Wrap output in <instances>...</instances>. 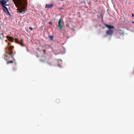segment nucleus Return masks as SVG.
<instances>
[{
    "label": "nucleus",
    "mask_w": 134,
    "mask_h": 134,
    "mask_svg": "<svg viewBox=\"0 0 134 134\" xmlns=\"http://www.w3.org/2000/svg\"><path fill=\"white\" fill-rule=\"evenodd\" d=\"M14 48V47L13 46H10L8 48L9 51L7 52V54H9L10 56L12 57L13 55V52L12 51V50Z\"/></svg>",
    "instance_id": "nucleus-1"
},
{
    "label": "nucleus",
    "mask_w": 134,
    "mask_h": 134,
    "mask_svg": "<svg viewBox=\"0 0 134 134\" xmlns=\"http://www.w3.org/2000/svg\"><path fill=\"white\" fill-rule=\"evenodd\" d=\"M19 13H21L23 12H24L26 10V8L25 7L24 5H20V8L17 9Z\"/></svg>",
    "instance_id": "nucleus-2"
},
{
    "label": "nucleus",
    "mask_w": 134,
    "mask_h": 134,
    "mask_svg": "<svg viewBox=\"0 0 134 134\" xmlns=\"http://www.w3.org/2000/svg\"><path fill=\"white\" fill-rule=\"evenodd\" d=\"M14 2L15 6L17 7L19 6L20 3L22 1H24L25 0H12Z\"/></svg>",
    "instance_id": "nucleus-3"
},
{
    "label": "nucleus",
    "mask_w": 134,
    "mask_h": 134,
    "mask_svg": "<svg viewBox=\"0 0 134 134\" xmlns=\"http://www.w3.org/2000/svg\"><path fill=\"white\" fill-rule=\"evenodd\" d=\"M7 3V1L5 0H0V3L1 4L2 7L8 5L6 4Z\"/></svg>",
    "instance_id": "nucleus-4"
},
{
    "label": "nucleus",
    "mask_w": 134,
    "mask_h": 134,
    "mask_svg": "<svg viewBox=\"0 0 134 134\" xmlns=\"http://www.w3.org/2000/svg\"><path fill=\"white\" fill-rule=\"evenodd\" d=\"M2 7L3 10L4 12H5L7 14L9 15H11L10 14L8 10V8L6 7L5 6H4L3 7Z\"/></svg>",
    "instance_id": "nucleus-5"
},
{
    "label": "nucleus",
    "mask_w": 134,
    "mask_h": 134,
    "mask_svg": "<svg viewBox=\"0 0 134 134\" xmlns=\"http://www.w3.org/2000/svg\"><path fill=\"white\" fill-rule=\"evenodd\" d=\"M62 19L60 18L58 21V26H57V27H59L60 29H61L62 27Z\"/></svg>",
    "instance_id": "nucleus-6"
},
{
    "label": "nucleus",
    "mask_w": 134,
    "mask_h": 134,
    "mask_svg": "<svg viewBox=\"0 0 134 134\" xmlns=\"http://www.w3.org/2000/svg\"><path fill=\"white\" fill-rule=\"evenodd\" d=\"M114 32L113 30H109L107 31L106 32V34L107 35L111 36Z\"/></svg>",
    "instance_id": "nucleus-7"
},
{
    "label": "nucleus",
    "mask_w": 134,
    "mask_h": 134,
    "mask_svg": "<svg viewBox=\"0 0 134 134\" xmlns=\"http://www.w3.org/2000/svg\"><path fill=\"white\" fill-rule=\"evenodd\" d=\"M105 26L106 27L109 29V30H113L112 29H114V27L113 26L108 25L107 24H105Z\"/></svg>",
    "instance_id": "nucleus-8"
},
{
    "label": "nucleus",
    "mask_w": 134,
    "mask_h": 134,
    "mask_svg": "<svg viewBox=\"0 0 134 134\" xmlns=\"http://www.w3.org/2000/svg\"><path fill=\"white\" fill-rule=\"evenodd\" d=\"M53 6V4H46L45 8H52Z\"/></svg>",
    "instance_id": "nucleus-9"
},
{
    "label": "nucleus",
    "mask_w": 134,
    "mask_h": 134,
    "mask_svg": "<svg viewBox=\"0 0 134 134\" xmlns=\"http://www.w3.org/2000/svg\"><path fill=\"white\" fill-rule=\"evenodd\" d=\"M8 40L9 41L13 42V38L12 37H10L8 36H7L6 37Z\"/></svg>",
    "instance_id": "nucleus-10"
},
{
    "label": "nucleus",
    "mask_w": 134,
    "mask_h": 134,
    "mask_svg": "<svg viewBox=\"0 0 134 134\" xmlns=\"http://www.w3.org/2000/svg\"><path fill=\"white\" fill-rule=\"evenodd\" d=\"M4 59L6 60H8L9 59V57L6 54H4Z\"/></svg>",
    "instance_id": "nucleus-11"
},
{
    "label": "nucleus",
    "mask_w": 134,
    "mask_h": 134,
    "mask_svg": "<svg viewBox=\"0 0 134 134\" xmlns=\"http://www.w3.org/2000/svg\"><path fill=\"white\" fill-rule=\"evenodd\" d=\"M118 31L120 34H121H121H122V35L124 34V32H123V31H122L121 30V29H119L118 30Z\"/></svg>",
    "instance_id": "nucleus-12"
},
{
    "label": "nucleus",
    "mask_w": 134,
    "mask_h": 134,
    "mask_svg": "<svg viewBox=\"0 0 134 134\" xmlns=\"http://www.w3.org/2000/svg\"><path fill=\"white\" fill-rule=\"evenodd\" d=\"M18 44H20L22 46H25V44L23 42H19L18 43Z\"/></svg>",
    "instance_id": "nucleus-13"
},
{
    "label": "nucleus",
    "mask_w": 134,
    "mask_h": 134,
    "mask_svg": "<svg viewBox=\"0 0 134 134\" xmlns=\"http://www.w3.org/2000/svg\"><path fill=\"white\" fill-rule=\"evenodd\" d=\"M4 37L3 34V33H2L1 34H0V38L1 39L2 38H3Z\"/></svg>",
    "instance_id": "nucleus-14"
},
{
    "label": "nucleus",
    "mask_w": 134,
    "mask_h": 134,
    "mask_svg": "<svg viewBox=\"0 0 134 134\" xmlns=\"http://www.w3.org/2000/svg\"><path fill=\"white\" fill-rule=\"evenodd\" d=\"M53 36H49V38L51 40H52L53 38Z\"/></svg>",
    "instance_id": "nucleus-15"
},
{
    "label": "nucleus",
    "mask_w": 134,
    "mask_h": 134,
    "mask_svg": "<svg viewBox=\"0 0 134 134\" xmlns=\"http://www.w3.org/2000/svg\"><path fill=\"white\" fill-rule=\"evenodd\" d=\"M15 42L16 43H17L18 44V43L19 42V41L16 38L15 39Z\"/></svg>",
    "instance_id": "nucleus-16"
},
{
    "label": "nucleus",
    "mask_w": 134,
    "mask_h": 134,
    "mask_svg": "<svg viewBox=\"0 0 134 134\" xmlns=\"http://www.w3.org/2000/svg\"><path fill=\"white\" fill-rule=\"evenodd\" d=\"M13 63V61L11 60L9 61H8L7 62V64H8L9 63Z\"/></svg>",
    "instance_id": "nucleus-17"
},
{
    "label": "nucleus",
    "mask_w": 134,
    "mask_h": 134,
    "mask_svg": "<svg viewBox=\"0 0 134 134\" xmlns=\"http://www.w3.org/2000/svg\"><path fill=\"white\" fill-rule=\"evenodd\" d=\"M56 103H59L60 102L59 99H57L56 100Z\"/></svg>",
    "instance_id": "nucleus-18"
},
{
    "label": "nucleus",
    "mask_w": 134,
    "mask_h": 134,
    "mask_svg": "<svg viewBox=\"0 0 134 134\" xmlns=\"http://www.w3.org/2000/svg\"><path fill=\"white\" fill-rule=\"evenodd\" d=\"M13 70H14V71H15L16 70V68H13Z\"/></svg>",
    "instance_id": "nucleus-19"
},
{
    "label": "nucleus",
    "mask_w": 134,
    "mask_h": 134,
    "mask_svg": "<svg viewBox=\"0 0 134 134\" xmlns=\"http://www.w3.org/2000/svg\"><path fill=\"white\" fill-rule=\"evenodd\" d=\"M29 29H30L31 31H32V30L33 29H32V28H31V27H29Z\"/></svg>",
    "instance_id": "nucleus-20"
},
{
    "label": "nucleus",
    "mask_w": 134,
    "mask_h": 134,
    "mask_svg": "<svg viewBox=\"0 0 134 134\" xmlns=\"http://www.w3.org/2000/svg\"><path fill=\"white\" fill-rule=\"evenodd\" d=\"M49 24H51V25H52V22H51V21H50V22H49Z\"/></svg>",
    "instance_id": "nucleus-21"
},
{
    "label": "nucleus",
    "mask_w": 134,
    "mask_h": 134,
    "mask_svg": "<svg viewBox=\"0 0 134 134\" xmlns=\"http://www.w3.org/2000/svg\"><path fill=\"white\" fill-rule=\"evenodd\" d=\"M23 42V39H21V42Z\"/></svg>",
    "instance_id": "nucleus-22"
},
{
    "label": "nucleus",
    "mask_w": 134,
    "mask_h": 134,
    "mask_svg": "<svg viewBox=\"0 0 134 134\" xmlns=\"http://www.w3.org/2000/svg\"><path fill=\"white\" fill-rule=\"evenodd\" d=\"M10 0H6V1H7V2H9V1Z\"/></svg>",
    "instance_id": "nucleus-23"
},
{
    "label": "nucleus",
    "mask_w": 134,
    "mask_h": 134,
    "mask_svg": "<svg viewBox=\"0 0 134 134\" xmlns=\"http://www.w3.org/2000/svg\"><path fill=\"white\" fill-rule=\"evenodd\" d=\"M43 52H44V53H45V52H46V51H45V50H43Z\"/></svg>",
    "instance_id": "nucleus-24"
},
{
    "label": "nucleus",
    "mask_w": 134,
    "mask_h": 134,
    "mask_svg": "<svg viewBox=\"0 0 134 134\" xmlns=\"http://www.w3.org/2000/svg\"><path fill=\"white\" fill-rule=\"evenodd\" d=\"M132 23H133V24H134V22H133V21H132Z\"/></svg>",
    "instance_id": "nucleus-25"
},
{
    "label": "nucleus",
    "mask_w": 134,
    "mask_h": 134,
    "mask_svg": "<svg viewBox=\"0 0 134 134\" xmlns=\"http://www.w3.org/2000/svg\"><path fill=\"white\" fill-rule=\"evenodd\" d=\"M37 57H39V56H38V55H37Z\"/></svg>",
    "instance_id": "nucleus-26"
},
{
    "label": "nucleus",
    "mask_w": 134,
    "mask_h": 134,
    "mask_svg": "<svg viewBox=\"0 0 134 134\" xmlns=\"http://www.w3.org/2000/svg\"><path fill=\"white\" fill-rule=\"evenodd\" d=\"M8 44L9 45V43H8Z\"/></svg>",
    "instance_id": "nucleus-27"
},
{
    "label": "nucleus",
    "mask_w": 134,
    "mask_h": 134,
    "mask_svg": "<svg viewBox=\"0 0 134 134\" xmlns=\"http://www.w3.org/2000/svg\"><path fill=\"white\" fill-rule=\"evenodd\" d=\"M132 15L133 16H134V15H133V14H132Z\"/></svg>",
    "instance_id": "nucleus-28"
}]
</instances>
